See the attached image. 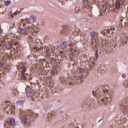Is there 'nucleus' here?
I'll list each match as a JSON object with an SVG mask.
<instances>
[{
  "mask_svg": "<svg viewBox=\"0 0 128 128\" xmlns=\"http://www.w3.org/2000/svg\"><path fill=\"white\" fill-rule=\"evenodd\" d=\"M93 2L96 4L100 10H102L100 14L103 16L104 14H106L108 12H110V3L108 0H104V3L100 6V3L98 2V0H93Z\"/></svg>",
  "mask_w": 128,
  "mask_h": 128,
  "instance_id": "3",
  "label": "nucleus"
},
{
  "mask_svg": "<svg viewBox=\"0 0 128 128\" xmlns=\"http://www.w3.org/2000/svg\"><path fill=\"white\" fill-rule=\"evenodd\" d=\"M121 110H123L124 114L128 116V106H126V104H121Z\"/></svg>",
  "mask_w": 128,
  "mask_h": 128,
  "instance_id": "20",
  "label": "nucleus"
},
{
  "mask_svg": "<svg viewBox=\"0 0 128 128\" xmlns=\"http://www.w3.org/2000/svg\"><path fill=\"white\" fill-rule=\"evenodd\" d=\"M70 32H72V30L68 26H64L62 30L60 31V34L64 36H67V34H70Z\"/></svg>",
  "mask_w": 128,
  "mask_h": 128,
  "instance_id": "11",
  "label": "nucleus"
},
{
  "mask_svg": "<svg viewBox=\"0 0 128 128\" xmlns=\"http://www.w3.org/2000/svg\"><path fill=\"white\" fill-rule=\"evenodd\" d=\"M10 1L7 0V1H4V4L5 6H10Z\"/></svg>",
  "mask_w": 128,
  "mask_h": 128,
  "instance_id": "34",
  "label": "nucleus"
},
{
  "mask_svg": "<svg viewBox=\"0 0 128 128\" xmlns=\"http://www.w3.org/2000/svg\"><path fill=\"white\" fill-rule=\"evenodd\" d=\"M14 56H18V54H14Z\"/></svg>",
  "mask_w": 128,
  "mask_h": 128,
  "instance_id": "46",
  "label": "nucleus"
},
{
  "mask_svg": "<svg viewBox=\"0 0 128 128\" xmlns=\"http://www.w3.org/2000/svg\"><path fill=\"white\" fill-rule=\"evenodd\" d=\"M92 94L94 96H96V98H102L104 96H106L104 98H101L100 100L98 101V104H100V106H102L103 104H110V102H112V97L108 93V90H102V92H99L96 94V91H92Z\"/></svg>",
  "mask_w": 128,
  "mask_h": 128,
  "instance_id": "1",
  "label": "nucleus"
},
{
  "mask_svg": "<svg viewBox=\"0 0 128 128\" xmlns=\"http://www.w3.org/2000/svg\"><path fill=\"white\" fill-rule=\"evenodd\" d=\"M124 86H126V84H124Z\"/></svg>",
  "mask_w": 128,
  "mask_h": 128,
  "instance_id": "51",
  "label": "nucleus"
},
{
  "mask_svg": "<svg viewBox=\"0 0 128 128\" xmlns=\"http://www.w3.org/2000/svg\"><path fill=\"white\" fill-rule=\"evenodd\" d=\"M12 94L14 96H18V90L14 88L12 91Z\"/></svg>",
  "mask_w": 128,
  "mask_h": 128,
  "instance_id": "30",
  "label": "nucleus"
},
{
  "mask_svg": "<svg viewBox=\"0 0 128 128\" xmlns=\"http://www.w3.org/2000/svg\"><path fill=\"white\" fill-rule=\"evenodd\" d=\"M8 16L10 18H14V14H12V11L8 13Z\"/></svg>",
  "mask_w": 128,
  "mask_h": 128,
  "instance_id": "36",
  "label": "nucleus"
},
{
  "mask_svg": "<svg viewBox=\"0 0 128 128\" xmlns=\"http://www.w3.org/2000/svg\"><path fill=\"white\" fill-rule=\"evenodd\" d=\"M54 118H56V115L54 114V113H49L48 114V122H52V120H54Z\"/></svg>",
  "mask_w": 128,
  "mask_h": 128,
  "instance_id": "22",
  "label": "nucleus"
},
{
  "mask_svg": "<svg viewBox=\"0 0 128 128\" xmlns=\"http://www.w3.org/2000/svg\"><path fill=\"white\" fill-rule=\"evenodd\" d=\"M100 40L102 42V44H116V42L114 40H103L102 41V39L100 38Z\"/></svg>",
  "mask_w": 128,
  "mask_h": 128,
  "instance_id": "15",
  "label": "nucleus"
},
{
  "mask_svg": "<svg viewBox=\"0 0 128 128\" xmlns=\"http://www.w3.org/2000/svg\"><path fill=\"white\" fill-rule=\"evenodd\" d=\"M88 70L85 68H81L80 70L79 73L76 74H73L74 80H82V78H84V76H86L88 74Z\"/></svg>",
  "mask_w": 128,
  "mask_h": 128,
  "instance_id": "9",
  "label": "nucleus"
},
{
  "mask_svg": "<svg viewBox=\"0 0 128 128\" xmlns=\"http://www.w3.org/2000/svg\"><path fill=\"white\" fill-rule=\"evenodd\" d=\"M102 70V68L98 69V72L99 74H102V72L100 71V70Z\"/></svg>",
  "mask_w": 128,
  "mask_h": 128,
  "instance_id": "39",
  "label": "nucleus"
},
{
  "mask_svg": "<svg viewBox=\"0 0 128 128\" xmlns=\"http://www.w3.org/2000/svg\"><path fill=\"white\" fill-rule=\"evenodd\" d=\"M128 39V38L127 34L122 35L121 37L120 42H122V44H126Z\"/></svg>",
  "mask_w": 128,
  "mask_h": 128,
  "instance_id": "19",
  "label": "nucleus"
},
{
  "mask_svg": "<svg viewBox=\"0 0 128 128\" xmlns=\"http://www.w3.org/2000/svg\"><path fill=\"white\" fill-rule=\"evenodd\" d=\"M126 118H121L120 120L118 119V124H126Z\"/></svg>",
  "mask_w": 128,
  "mask_h": 128,
  "instance_id": "27",
  "label": "nucleus"
},
{
  "mask_svg": "<svg viewBox=\"0 0 128 128\" xmlns=\"http://www.w3.org/2000/svg\"><path fill=\"white\" fill-rule=\"evenodd\" d=\"M68 46L70 47V58L71 60L76 62V58H78V49H74V46L76 48V44H74L72 42H70Z\"/></svg>",
  "mask_w": 128,
  "mask_h": 128,
  "instance_id": "8",
  "label": "nucleus"
},
{
  "mask_svg": "<svg viewBox=\"0 0 128 128\" xmlns=\"http://www.w3.org/2000/svg\"><path fill=\"white\" fill-rule=\"evenodd\" d=\"M10 66H6L5 67H4V72H8L10 70Z\"/></svg>",
  "mask_w": 128,
  "mask_h": 128,
  "instance_id": "33",
  "label": "nucleus"
},
{
  "mask_svg": "<svg viewBox=\"0 0 128 128\" xmlns=\"http://www.w3.org/2000/svg\"><path fill=\"white\" fill-rule=\"evenodd\" d=\"M60 70V68L58 66V65H57L56 66H55V67L53 68V70L51 72V75L54 76L55 74H58Z\"/></svg>",
  "mask_w": 128,
  "mask_h": 128,
  "instance_id": "18",
  "label": "nucleus"
},
{
  "mask_svg": "<svg viewBox=\"0 0 128 128\" xmlns=\"http://www.w3.org/2000/svg\"><path fill=\"white\" fill-rule=\"evenodd\" d=\"M10 126H16V120L14 118H11L10 120V122H6L4 124V128H10Z\"/></svg>",
  "mask_w": 128,
  "mask_h": 128,
  "instance_id": "13",
  "label": "nucleus"
},
{
  "mask_svg": "<svg viewBox=\"0 0 128 128\" xmlns=\"http://www.w3.org/2000/svg\"><path fill=\"white\" fill-rule=\"evenodd\" d=\"M4 83L2 81V80H0V86H4ZM2 87H0V88Z\"/></svg>",
  "mask_w": 128,
  "mask_h": 128,
  "instance_id": "40",
  "label": "nucleus"
},
{
  "mask_svg": "<svg viewBox=\"0 0 128 128\" xmlns=\"http://www.w3.org/2000/svg\"><path fill=\"white\" fill-rule=\"evenodd\" d=\"M42 48H40V50H42Z\"/></svg>",
  "mask_w": 128,
  "mask_h": 128,
  "instance_id": "48",
  "label": "nucleus"
},
{
  "mask_svg": "<svg viewBox=\"0 0 128 128\" xmlns=\"http://www.w3.org/2000/svg\"><path fill=\"white\" fill-rule=\"evenodd\" d=\"M67 46H68V42H64L60 44V47L62 48V50H64V48H66Z\"/></svg>",
  "mask_w": 128,
  "mask_h": 128,
  "instance_id": "29",
  "label": "nucleus"
},
{
  "mask_svg": "<svg viewBox=\"0 0 128 128\" xmlns=\"http://www.w3.org/2000/svg\"><path fill=\"white\" fill-rule=\"evenodd\" d=\"M77 128H78V127H77Z\"/></svg>",
  "mask_w": 128,
  "mask_h": 128,
  "instance_id": "55",
  "label": "nucleus"
},
{
  "mask_svg": "<svg viewBox=\"0 0 128 128\" xmlns=\"http://www.w3.org/2000/svg\"><path fill=\"white\" fill-rule=\"evenodd\" d=\"M60 54L57 56L58 60H62L64 56L66 57V54L62 52H60Z\"/></svg>",
  "mask_w": 128,
  "mask_h": 128,
  "instance_id": "26",
  "label": "nucleus"
},
{
  "mask_svg": "<svg viewBox=\"0 0 128 128\" xmlns=\"http://www.w3.org/2000/svg\"><path fill=\"white\" fill-rule=\"evenodd\" d=\"M2 28H0V34H2Z\"/></svg>",
  "mask_w": 128,
  "mask_h": 128,
  "instance_id": "42",
  "label": "nucleus"
},
{
  "mask_svg": "<svg viewBox=\"0 0 128 128\" xmlns=\"http://www.w3.org/2000/svg\"><path fill=\"white\" fill-rule=\"evenodd\" d=\"M80 7H76L75 10L76 12V13L78 12H80Z\"/></svg>",
  "mask_w": 128,
  "mask_h": 128,
  "instance_id": "38",
  "label": "nucleus"
},
{
  "mask_svg": "<svg viewBox=\"0 0 128 128\" xmlns=\"http://www.w3.org/2000/svg\"><path fill=\"white\" fill-rule=\"evenodd\" d=\"M30 40H32V38H30Z\"/></svg>",
  "mask_w": 128,
  "mask_h": 128,
  "instance_id": "49",
  "label": "nucleus"
},
{
  "mask_svg": "<svg viewBox=\"0 0 128 128\" xmlns=\"http://www.w3.org/2000/svg\"><path fill=\"white\" fill-rule=\"evenodd\" d=\"M80 82H82V80H80Z\"/></svg>",
  "mask_w": 128,
  "mask_h": 128,
  "instance_id": "54",
  "label": "nucleus"
},
{
  "mask_svg": "<svg viewBox=\"0 0 128 128\" xmlns=\"http://www.w3.org/2000/svg\"><path fill=\"white\" fill-rule=\"evenodd\" d=\"M90 36L92 39V48H100V39L98 38V34L96 32H91Z\"/></svg>",
  "mask_w": 128,
  "mask_h": 128,
  "instance_id": "5",
  "label": "nucleus"
},
{
  "mask_svg": "<svg viewBox=\"0 0 128 128\" xmlns=\"http://www.w3.org/2000/svg\"><path fill=\"white\" fill-rule=\"evenodd\" d=\"M8 108L9 110L7 111V114H14V110L16 108L14 106H7L6 110H8Z\"/></svg>",
  "mask_w": 128,
  "mask_h": 128,
  "instance_id": "16",
  "label": "nucleus"
},
{
  "mask_svg": "<svg viewBox=\"0 0 128 128\" xmlns=\"http://www.w3.org/2000/svg\"><path fill=\"white\" fill-rule=\"evenodd\" d=\"M6 38H8V36L2 37V36H0V42H4V46H5L6 48L10 50V48H14V46H16V44H18V41H16L14 39H12V40L9 41L7 44H4V42Z\"/></svg>",
  "mask_w": 128,
  "mask_h": 128,
  "instance_id": "6",
  "label": "nucleus"
},
{
  "mask_svg": "<svg viewBox=\"0 0 128 128\" xmlns=\"http://www.w3.org/2000/svg\"><path fill=\"white\" fill-rule=\"evenodd\" d=\"M12 54H6L4 56H0V68L4 66V62H6V58H12Z\"/></svg>",
  "mask_w": 128,
  "mask_h": 128,
  "instance_id": "10",
  "label": "nucleus"
},
{
  "mask_svg": "<svg viewBox=\"0 0 128 128\" xmlns=\"http://www.w3.org/2000/svg\"><path fill=\"white\" fill-rule=\"evenodd\" d=\"M126 0H116V3L115 4V10H118L120 8V6H122V4H120V2H124Z\"/></svg>",
  "mask_w": 128,
  "mask_h": 128,
  "instance_id": "17",
  "label": "nucleus"
},
{
  "mask_svg": "<svg viewBox=\"0 0 128 128\" xmlns=\"http://www.w3.org/2000/svg\"><path fill=\"white\" fill-rule=\"evenodd\" d=\"M2 46V44H0V47Z\"/></svg>",
  "mask_w": 128,
  "mask_h": 128,
  "instance_id": "50",
  "label": "nucleus"
},
{
  "mask_svg": "<svg viewBox=\"0 0 128 128\" xmlns=\"http://www.w3.org/2000/svg\"><path fill=\"white\" fill-rule=\"evenodd\" d=\"M16 12H14V16H16Z\"/></svg>",
  "mask_w": 128,
  "mask_h": 128,
  "instance_id": "47",
  "label": "nucleus"
},
{
  "mask_svg": "<svg viewBox=\"0 0 128 128\" xmlns=\"http://www.w3.org/2000/svg\"><path fill=\"white\" fill-rule=\"evenodd\" d=\"M84 5L86 8H88L90 12H92V3H90V0H82Z\"/></svg>",
  "mask_w": 128,
  "mask_h": 128,
  "instance_id": "12",
  "label": "nucleus"
},
{
  "mask_svg": "<svg viewBox=\"0 0 128 128\" xmlns=\"http://www.w3.org/2000/svg\"><path fill=\"white\" fill-rule=\"evenodd\" d=\"M97 48V50L96 52V54H95L94 58V60H96V59L98 58V48H100V47L98 48Z\"/></svg>",
  "mask_w": 128,
  "mask_h": 128,
  "instance_id": "31",
  "label": "nucleus"
},
{
  "mask_svg": "<svg viewBox=\"0 0 128 128\" xmlns=\"http://www.w3.org/2000/svg\"><path fill=\"white\" fill-rule=\"evenodd\" d=\"M20 30L21 34H24V36H26L28 34V30H26H26L22 28H20Z\"/></svg>",
  "mask_w": 128,
  "mask_h": 128,
  "instance_id": "25",
  "label": "nucleus"
},
{
  "mask_svg": "<svg viewBox=\"0 0 128 128\" xmlns=\"http://www.w3.org/2000/svg\"><path fill=\"white\" fill-rule=\"evenodd\" d=\"M80 34V30L79 29H76L73 33L74 36H77Z\"/></svg>",
  "mask_w": 128,
  "mask_h": 128,
  "instance_id": "28",
  "label": "nucleus"
},
{
  "mask_svg": "<svg viewBox=\"0 0 128 128\" xmlns=\"http://www.w3.org/2000/svg\"><path fill=\"white\" fill-rule=\"evenodd\" d=\"M2 72L0 70V78H2Z\"/></svg>",
  "mask_w": 128,
  "mask_h": 128,
  "instance_id": "41",
  "label": "nucleus"
},
{
  "mask_svg": "<svg viewBox=\"0 0 128 128\" xmlns=\"http://www.w3.org/2000/svg\"><path fill=\"white\" fill-rule=\"evenodd\" d=\"M110 30H114V27H111L110 28L108 29H105L102 32L103 34H110Z\"/></svg>",
  "mask_w": 128,
  "mask_h": 128,
  "instance_id": "23",
  "label": "nucleus"
},
{
  "mask_svg": "<svg viewBox=\"0 0 128 128\" xmlns=\"http://www.w3.org/2000/svg\"><path fill=\"white\" fill-rule=\"evenodd\" d=\"M37 44H42V41L40 40H36Z\"/></svg>",
  "mask_w": 128,
  "mask_h": 128,
  "instance_id": "37",
  "label": "nucleus"
},
{
  "mask_svg": "<svg viewBox=\"0 0 128 128\" xmlns=\"http://www.w3.org/2000/svg\"><path fill=\"white\" fill-rule=\"evenodd\" d=\"M24 102L22 100H20L19 101H18L16 102L17 104H24Z\"/></svg>",
  "mask_w": 128,
  "mask_h": 128,
  "instance_id": "35",
  "label": "nucleus"
},
{
  "mask_svg": "<svg viewBox=\"0 0 128 128\" xmlns=\"http://www.w3.org/2000/svg\"><path fill=\"white\" fill-rule=\"evenodd\" d=\"M30 21L32 20L33 22H36V18L34 16H30V19H28Z\"/></svg>",
  "mask_w": 128,
  "mask_h": 128,
  "instance_id": "32",
  "label": "nucleus"
},
{
  "mask_svg": "<svg viewBox=\"0 0 128 128\" xmlns=\"http://www.w3.org/2000/svg\"><path fill=\"white\" fill-rule=\"evenodd\" d=\"M125 102H128V98L125 99Z\"/></svg>",
  "mask_w": 128,
  "mask_h": 128,
  "instance_id": "43",
  "label": "nucleus"
},
{
  "mask_svg": "<svg viewBox=\"0 0 128 128\" xmlns=\"http://www.w3.org/2000/svg\"><path fill=\"white\" fill-rule=\"evenodd\" d=\"M61 2H62L63 1H62V0Z\"/></svg>",
  "mask_w": 128,
  "mask_h": 128,
  "instance_id": "53",
  "label": "nucleus"
},
{
  "mask_svg": "<svg viewBox=\"0 0 128 128\" xmlns=\"http://www.w3.org/2000/svg\"><path fill=\"white\" fill-rule=\"evenodd\" d=\"M18 70L20 72L19 80H32L30 75L26 74V67L25 66L22 64H20L18 68Z\"/></svg>",
  "mask_w": 128,
  "mask_h": 128,
  "instance_id": "4",
  "label": "nucleus"
},
{
  "mask_svg": "<svg viewBox=\"0 0 128 128\" xmlns=\"http://www.w3.org/2000/svg\"><path fill=\"white\" fill-rule=\"evenodd\" d=\"M28 116H29L30 120H34L36 116H38V114L34 112L31 110H29L27 114Z\"/></svg>",
  "mask_w": 128,
  "mask_h": 128,
  "instance_id": "14",
  "label": "nucleus"
},
{
  "mask_svg": "<svg viewBox=\"0 0 128 128\" xmlns=\"http://www.w3.org/2000/svg\"><path fill=\"white\" fill-rule=\"evenodd\" d=\"M20 22L22 24L24 28H26V30H28L29 32H35V34H36L40 32V28L34 26L28 18L21 20Z\"/></svg>",
  "mask_w": 128,
  "mask_h": 128,
  "instance_id": "2",
  "label": "nucleus"
},
{
  "mask_svg": "<svg viewBox=\"0 0 128 128\" xmlns=\"http://www.w3.org/2000/svg\"><path fill=\"white\" fill-rule=\"evenodd\" d=\"M28 90V89H27V88H26V90Z\"/></svg>",
  "mask_w": 128,
  "mask_h": 128,
  "instance_id": "52",
  "label": "nucleus"
},
{
  "mask_svg": "<svg viewBox=\"0 0 128 128\" xmlns=\"http://www.w3.org/2000/svg\"><path fill=\"white\" fill-rule=\"evenodd\" d=\"M20 118L22 124L26 128H28L30 126V119L28 118V116L24 113V110H20Z\"/></svg>",
  "mask_w": 128,
  "mask_h": 128,
  "instance_id": "7",
  "label": "nucleus"
},
{
  "mask_svg": "<svg viewBox=\"0 0 128 128\" xmlns=\"http://www.w3.org/2000/svg\"><path fill=\"white\" fill-rule=\"evenodd\" d=\"M122 76L124 78H126V74H124Z\"/></svg>",
  "mask_w": 128,
  "mask_h": 128,
  "instance_id": "44",
  "label": "nucleus"
},
{
  "mask_svg": "<svg viewBox=\"0 0 128 128\" xmlns=\"http://www.w3.org/2000/svg\"><path fill=\"white\" fill-rule=\"evenodd\" d=\"M70 84H74V83L72 82H70Z\"/></svg>",
  "mask_w": 128,
  "mask_h": 128,
  "instance_id": "45",
  "label": "nucleus"
},
{
  "mask_svg": "<svg viewBox=\"0 0 128 128\" xmlns=\"http://www.w3.org/2000/svg\"><path fill=\"white\" fill-rule=\"evenodd\" d=\"M44 50H46V54L48 58V56H50L52 53V52H54V50H52L50 52V48H48V46H45Z\"/></svg>",
  "mask_w": 128,
  "mask_h": 128,
  "instance_id": "21",
  "label": "nucleus"
},
{
  "mask_svg": "<svg viewBox=\"0 0 128 128\" xmlns=\"http://www.w3.org/2000/svg\"><path fill=\"white\" fill-rule=\"evenodd\" d=\"M34 96V92H32V89H29L26 91V96L28 98H32Z\"/></svg>",
  "mask_w": 128,
  "mask_h": 128,
  "instance_id": "24",
  "label": "nucleus"
}]
</instances>
